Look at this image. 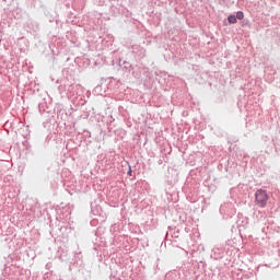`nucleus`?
Masks as SVG:
<instances>
[{
    "instance_id": "1",
    "label": "nucleus",
    "mask_w": 280,
    "mask_h": 280,
    "mask_svg": "<svg viewBox=\"0 0 280 280\" xmlns=\"http://www.w3.org/2000/svg\"><path fill=\"white\" fill-rule=\"evenodd\" d=\"M255 202L257 207H260V209H264L266 205H268V192L264 189H258L255 192Z\"/></svg>"
},
{
    "instance_id": "2",
    "label": "nucleus",
    "mask_w": 280,
    "mask_h": 280,
    "mask_svg": "<svg viewBox=\"0 0 280 280\" xmlns=\"http://www.w3.org/2000/svg\"><path fill=\"white\" fill-rule=\"evenodd\" d=\"M229 23H231L232 25H235V23H237V18L235 15H230L228 18Z\"/></svg>"
},
{
    "instance_id": "3",
    "label": "nucleus",
    "mask_w": 280,
    "mask_h": 280,
    "mask_svg": "<svg viewBox=\"0 0 280 280\" xmlns=\"http://www.w3.org/2000/svg\"><path fill=\"white\" fill-rule=\"evenodd\" d=\"M236 19H238V21H242V19H244V12L238 11V12L236 13Z\"/></svg>"
}]
</instances>
